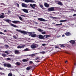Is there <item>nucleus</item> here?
Segmentation results:
<instances>
[{
	"label": "nucleus",
	"mask_w": 76,
	"mask_h": 76,
	"mask_svg": "<svg viewBox=\"0 0 76 76\" xmlns=\"http://www.w3.org/2000/svg\"><path fill=\"white\" fill-rule=\"evenodd\" d=\"M28 34H29V36L35 38L36 37V34H34V32H30Z\"/></svg>",
	"instance_id": "1"
},
{
	"label": "nucleus",
	"mask_w": 76,
	"mask_h": 76,
	"mask_svg": "<svg viewBox=\"0 0 76 76\" xmlns=\"http://www.w3.org/2000/svg\"><path fill=\"white\" fill-rule=\"evenodd\" d=\"M23 1H25L26 3H29L30 2L31 3H34L35 1L33 0H23Z\"/></svg>",
	"instance_id": "2"
},
{
	"label": "nucleus",
	"mask_w": 76,
	"mask_h": 76,
	"mask_svg": "<svg viewBox=\"0 0 76 76\" xmlns=\"http://www.w3.org/2000/svg\"><path fill=\"white\" fill-rule=\"evenodd\" d=\"M16 30L19 32H20L21 33H22V34H27V33L26 31H21L20 30H18V29H16Z\"/></svg>",
	"instance_id": "3"
},
{
	"label": "nucleus",
	"mask_w": 76,
	"mask_h": 76,
	"mask_svg": "<svg viewBox=\"0 0 76 76\" xmlns=\"http://www.w3.org/2000/svg\"><path fill=\"white\" fill-rule=\"evenodd\" d=\"M30 6L32 8V9H35V7H37V5H36V4H31L30 5Z\"/></svg>",
	"instance_id": "4"
},
{
	"label": "nucleus",
	"mask_w": 76,
	"mask_h": 76,
	"mask_svg": "<svg viewBox=\"0 0 76 76\" xmlns=\"http://www.w3.org/2000/svg\"><path fill=\"white\" fill-rule=\"evenodd\" d=\"M4 67H12L11 64H4Z\"/></svg>",
	"instance_id": "5"
},
{
	"label": "nucleus",
	"mask_w": 76,
	"mask_h": 76,
	"mask_svg": "<svg viewBox=\"0 0 76 76\" xmlns=\"http://www.w3.org/2000/svg\"><path fill=\"white\" fill-rule=\"evenodd\" d=\"M12 23H15L16 24H17V23H18V24H20V23H22L20 22L18 20L12 21Z\"/></svg>",
	"instance_id": "6"
},
{
	"label": "nucleus",
	"mask_w": 76,
	"mask_h": 76,
	"mask_svg": "<svg viewBox=\"0 0 76 76\" xmlns=\"http://www.w3.org/2000/svg\"><path fill=\"white\" fill-rule=\"evenodd\" d=\"M54 7H51L50 8L48 9V11H50V12H51L52 11H54Z\"/></svg>",
	"instance_id": "7"
},
{
	"label": "nucleus",
	"mask_w": 76,
	"mask_h": 76,
	"mask_svg": "<svg viewBox=\"0 0 76 76\" xmlns=\"http://www.w3.org/2000/svg\"><path fill=\"white\" fill-rule=\"evenodd\" d=\"M38 20H39V21H42L43 22H45L46 20H45L42 18H39L37 19Z\"/></svg>",
	"instance_id": "8"
},
{
	"label": "nucleus",
	"mask_w": 76,
	"mask_h": 76,
	"mask_svg": "<svg viewBox=\"0 0 76 76\" xmlns=\"http://www.w3.org/2000/svg\"><path fill=\"white\" fill-rule=\"evenodd\" d=\"M25 47V45H23L22 46H20V45H18V47H17V48H24Z\"/></svg>",
	"instance_id": "9"
},
{
	"label": "nucleus",
	"mask_w": 76,
	"mask_h": 76,
	"mask_svg": "<svg viewBox=\"0 0 76 76\" xmlns=\"http://www.w3.org/2000/svg\"><path fill=\"white\" fill-rule=\"evenodd\" d=\"M22 6L23 7H26V8L27 7H28V5H27L26 4L24 3H22Z\"/></svg>",
	"instance_id": "10"
},
{
	"label": "nucleus",
	"mask_w": 76,
	"mask_h": 76,
	"mask_svg": "<svg viewBox=\"0 0 76 76\" xmlns=\"http://www.w3.org/2000/svg\"><path fill=\"white\" fill-rule=\"evenodd\" d=\"M39 39H44V36L41 35H39Z\"/></svg>",
	"instance_id": "11"
},
{
	"label": "nucleus",
	"mask_w": 76,
	"mask_h": 76,
	"mask_svg": "<svg viewBox=\"0 0 76 76\" xmlns=\"http://www.w3.org/2000/svg\"><path fill=\"white\" fill-rule=\"evenodd\" d=\"M15 54H20V52L19 51V50H16L15 51Z\"/></svg>",
	"instance_id": "12"
},
{
	"label": "nucleus",
	"mask_w": 76,
	"mask_h": 76,
	"mask_svg": "<svg viewBox=\"0 0 76 76\" xmlns=\"http://www.w3.org/2000/svg\"><path fill=\"white\" fill-rule=\"evenodd\" d=\"M69 42H70L72 45H73V44H75V42L74 40H71L69 41Z\"/></svg>",
	"instance_id": "13"
},
{
	"label": "nucleus",
	"mask_w": 76,
	"mask_h": 76,
	"mask_svg": "<svg viewBox=\"0 0 76 76\" xmlns=\"http://www.w3.org/2000/svg\"><path fill=\"white\" fill-rule=\"evenodd\" d=\"M31 48L33 49L36 48V46L34 45H31Z\"/></svg>",
	"instance_id": "14"
},
{
	"label": "nucleus",
	"mask_w": 76,
	"mask_h": 76,
	"mask_svg": "<svg viewBox=\"0 0 76 76\" xmlns=\"http://www.w3.org/2000/svg\"><path fill=\"white\" fill-rule=\"evenodd\" d=\"M44 5L46 7H49L50 5L47 3H45L44 4Z\"/></svg>",
	"instance_id": "15"
},
{
	"label": "nucleus",
	"mask_w": 76,
	"mask_h": 76,
	"mask_svg": "<svg viewBox=\"0 0 76 76\" xmlns=\"http://www.w3.org/2000/svg\"><path fill=\"white\" fill-rule=\"evenodd\" d=\"M22 10L25 13H28V10L26 9H22Z\"/></svg>",
	"instance_id": "16"
},
{
	"label": "nucleus",
	"mask_w": 76,
	"mask_h": 76,
	"mask_svg": "<svg viewBox=\"0 0 76 76\" xmlns=\"http://www.w3.org/2000/svg\"><path fill=\"white\" fill-rule=\"evenodd\" d=\"M65 35H66V36H69L70 35V33L69 32H67L65 33Z\"/></svg>",
	"instance_id": "17"
},
{
	"label": "nucleus",
	"mask_w": 76,
	"mask_h": 76,
	"mask_svg": "<svg viewBox=\"0 0 76 76\" xmlns=\"http://www.w3.org/2000/svg\"><path fill=\"white\" fill-rule=\"evenodd\" d=\"M11 26H13V27H14V28H17V27H18V26H17L16 25H15L13 24H11Z\"/></svg>",
	"instance_id": "18"
},
{
	"label": "nucleus",
	"mask_w": 76,
	"mask_h": 76,
	"mask_svg": "<svg viewBox=\"0 0 76 76\" xmlns=\"http://www.w3.org/2000/svg\"><path fill=\"white\" fill-rule=\"evenodd\" d=\"M37 30L39 31V32H43V30L41 29V28H38L37 29Z\"/></svg>",
	"instance_id": "19"
},
{
	"label": "nucleus",
	"mask_w": 76,
	"mask_h": 76,
	"mask_svg": "<svg viewBox=\"0 0 76 76\" xmlns=\"http://www.w3.org/2000/svg\"><path fill=\"white\" fill-rule=\"evenodd\" d=\"M45 52L42 51L41 52L36 53V54H45Z\"/></svg>",
	"instance_id": "20"
},
{
	"label": "nucleus",
	"mask_w": 76,
	"mask_h": 76,
	"mask_svg": "<svg viewBox=\"0 0 76 76\" xmlns=\"http://www.w3.org/2000/svg\"><path fill=\"white\" fill-rule=\"evenodd\" d=\"M15 64L17 66H20V63L17 62Z\"/></svg>",
	"instance_id": "21"
},
{
	"label": "nucleus",
	"mask_w": 76,
	"mask_h": 76,
	"mask_svg": "<svg viewBox=\"0 0 76 76\" xmlns=\"http://www.w3.org/2000/svg\"><path fill=\"white\" fill-rule=\"evenodd\" d=\"M4 21H5V22H8V23H9V22H11V20L9 19L5 20H4Z\"/></svg>",
	"instance_id": "22"
},
{
	"label": "nucleus",
	"mask_w": 76,
	"mask_h": 76,
	"mask_svg": "<svg viewBox=\"0 0 76 76\" xmlns=\"http://www.w3.org/2000/svg\"><path fill=\"white\" fill-rule=\"evenodd\" d=\"M39 5L40 6V7H41V8L43 9H44V7L43 6V5H42V4H40Z\"/></svg>",
	"instance_id": "23"
},
{
	"label": "nucleus",
	"mask_w": 76,
	"mask_h": 76,
	"mask_svg": "<svg viewBox=\"0 0 76 76\" xmlns=\"http://www.w3.org/2000/svg\"><path fill=\"white\" fill-rule=\"evenodd\" d=\"M2 56L3 57H6V54H4V53L2 54Z\"/></svg>",
	"instance_id": "24"
},
{
	"label": "nucleus",
	"mask_w": 76,
	"mask_h": 76,
	"mask_svg": "<svg viewBox=\"0 0 76 76\" xmlns=\"http://www.w3.org/2000/svg\"><path fill=\"white\" fill-rule=\"evenodd\" d=\"M67 20H60L59 22H65V21H66Z\"/></svg>",
	"instance_id": "25"
},
{
	"label": "nucleus",
	"mask_w": 76,
	"mask_h": 76,
	"mask_svg": "<svg viewBox=\"0 0 76 76\" xmlns=\"http://www.w3.org/2000/svg\"><path fill=\"white\" fill-rule=\"evenodd\" d=\"M58 4H59V5H60V6H62V5H63V4H62V3L60 1L58 2Z\"/></svg>",
	"instance_id": "26"
},
{
	"label": "nucleus",
	"mask_w": 76,
	"mask_h": 76,
	"mask_svg": "<svg viewBox=\"0 0 76 76\" xmlns=\"http://www.w3.org/2000/svg\"><path fill=\"white\" fill-rule=\"evenodd\" d=\"M22 61L23 62H25V61H28V60L27 59H25L23 60Z\"/></svg>",
	"instance_id": "27"
},
{
	"label": "nucleus",
	"mask_w": 76,
	"mask_h": 76,
	"mask_svg": "<svg viewBox=\"0 0 76 76\" xmlns=\"http://www.w3.org/2000/svg\"><path fill=\"white\" fill-rule=\"evenodd\" d=\"M4 18V15H1L0 16V18Z\"/></svg>",
	"instance_id": "28"
},
{
	"label": "nucleus",
	"mask_w": 76,
	"mask_h": 76,
	"mask_svg": "<svg viewBox=\"0 0 76 76\" xmlns=\"http://www.w3.org/2000/svg\"><path fill=\"white\" fill-rule=\"evenodd\" d=\"M26 70H30V69H31V67H27L26 69Z\"/></svg>",
	"instance_id": "29"
},
{
	"label": "nucleus",
	"mask_w": 76,
	"mask_h": 76,
	"mask_svg": "<svg viewBox=\"0 0 76 76\" xmlns=\"http://www.w3.org/2000/svg\"><path fill=\"white\" fill-rule=\"evenodd\" d=\"M62 23H60V24H56V26H60V25H62Z\"/></svg>",
	"instance_id": "30"
},
{
	"label": "nucleus",
	"mask_w": 76,
	"mask_h": 76,
	"mask_svg": "<svg viewBox=\"0 0 76 76\" xmlns=\"http://www.w3.org/2000/svg\"><path fill=\"white\" fill-rule=\"evenodd\" d=\"M48 37H50V35H47L46 36V39H47V38H48Z\"/></svg>",
	"instance_id": "31"
},
{
	"label": "nucleus",
	"mask_w": 76,
	"mask_h": 76,
	"mask_svg": "<svg viewBox=\"0 0 76 76\" xmlns=\"http://www.w3.org/2000/svg\"><path fill=\"white\" fill-rule=\"evenodd\" d=\"M8 76H13V75H12V74L11 73H10L8 75Z\"/></svg>",
	"instance_id": "32"
},
{
	"label": "nucleus",
	"mask_w": 76,
	"mask_h": 76,
	"mask_svg": "<svg viewBox=\"0 0 76 76\" xmlns=\"http://www.w3.org/2000/svg\"><path fill=\"white\" fill-rule=\"evenodd\" d=\"M71 10L72 12H76V10H74V9H71Z\"/></svg>",
	"instance_id": "33"
},
{
	"label": "nucleus",
	"mask_w": 76,
	"mask_h": 76,
	"mask_svg": "<svg viewBox=\"0 0 76 76\" xmlns=\"http://www.w3.org/2000/svg\"><path fill=\"white\" fill-rule=\"evenodd\" d=\"M19 18L20 20H23V18H22L21 17H19Z\"/></svg>",
	"instance_id": "34"
},
{
	"label": "nucleus",
	"mask_w": 76,
	"mask_h": 76,
	"mask_svg": "<svg viewBox=\"0 0 76 76\" xmlns=\"http://www.w3.org/2000/svg\"><path fill=\"white\" fill-rule=\"evenodd\" d=\"M24 50L25 51H29V49H28V48H27L25 49Z\"/></svg>",
	"instance_id": "35"
},
{
	"label": "nucleus",
	"mask_w": 76,
	"mask_h": 76,
	"mask_svg": "<svg viewBox=\"0 0 76 76\" xmlns=\"http://www.w3.org/2000/svg\"><path fill=\"white\" fill-rule=\"evenodd\" d=\"M4 46L6 48H9V45H5Z\"/></svg>",
	"instance_id": "36"
},
{
	"label": "nucleus",
	"mask_w": 76,
	"mask_h": 76,
	"mask_svg": "<svg viewBox=\"0 0 76 76\" xmlns=\"http://www.w3.org/2000/svg\"><path fill=\"white\" fill-rule=\"evenodd\" d=\"M39 59V60H40V58H39V57H36V58L35 59V60H37Z\"/></svg>",
	"instance_id": "37"
},
{
	"label": "nucleus",
	"mask_w": 76,
	"mask_h": 76,
	"mask_svg": "<svg viewBox=\"0 0 76 76\" xmlns=\"http://www.w3.org/2000/svg\"><path fill=\"white\" fill-rule=\"evenodd\" d=\"M42 34H43L44 35L46 34V33L45 31H43L42 32Z\"/></svg>",
	"instance_id": "38"
},
{
	"label": "nucleus",
	"mask_w": 76,
	"mask_h": 76,
	"mask_svg": "<svg viewBox=\"0 0 76 76\" xmlns=\"http://www.w3.org/2000/svg\"><path fill=\"white\" fill-rule=\"evenodd\" d=\"M37 53H35V54H32L31 56H35V54H36Z\"/></svg>",
	"instance_id": "39"
},
{
	"label": "nucleus",
	"mask_w": 76,
	"mask_h": 76,
	"mask_svg": "<svg viewBox=\"0 0 76 76\" xmlns=\"http://www.w3.org/2000/svg\"><path fill=\"white\" fill-rule=\"evenodd\" d=\"M13 37L14 38H15V39H17V37H16V36L15 35L13 36Z\"/></svg>",
	"instance_id": "40"
},
{
	"label": "nucleus",
	"mask_w": 76,
	"mask_h": 76,
	"mask_svg": "<svg viewBox=\"0 0 76 76\" xmlns=\"http://www.w3.org/2000/svg\"><path fill=\"white\" fill-rule=\"evenodd\" d=\"M8 50L5 51V53H6V54H9V53H8Z\"/></svg>",
	"instance_id": "41"
},
{
	"label": "nucleus",
	"mask_w": 76,
	"mask_h": 76,
	"mask_svg": "<svg viewBox=\"0 0 76 76\" xmlns=\"http://www.w3.org/2000/svg\"><path fill=\"white\" fill-rule=\"evenodd\" d=\"M61 47H65L66 46H64L63 45H61L60 46Z\"/></svg>",
	"instance_id": "42"
},
{
	"label": "nucleus",
	"mask_w": 76,
	"mask_h": 76,
	"mask_svg": "<svg viewBox=\"0 0 76 76\" xmlns=\"http://www.w3.org/2000/svg\"><path fill=\"white\" fill-rule=\"evenodd\" d=\"M7 60H11V59L10 58H7Z\"/></svg>",
	"instance_id": "43"
},
{
	"label": "nucleus",
	"mask_w": 76,
	"mask_h": 76,
	"mask_svg": "<svg viewBox=\"0 0 76 76\" xmlns=\"http://www.w3.org/2000/svg\"><path fill=\"white\" fill-rule=\"evenodd\" d=\"M0 74H1V75H5V74L2 73L1 72H0Z\"/></svg>",
	"instance_id": "44"
},
{
	"label": "nucleus",
	"mask_w": 76,
	"mask_h": 76,
	"mask_svg": "<svg viewBox=\"0 0 76 76\" xmlns=\"http://www.w3.org/2000/svg\"><path fill=\"white\" fill-rule=\"evenodd\" d=\"M21 16H23V17H26L25 15H20Z\"/></svg>",
	"instance_id": "45"
},
{
	"label": "nucleus",
	"mask_w": 76,
	"mask_h": 76,
	"mask_svg": "<svg viewBox=\"0 0 76 76\" xmlns=\"http://www.w3.org/2000/svg\"><path fill=\"white\" fill-rule=\"evenodd\" d=\"M52 19H57V17H52Z\"/></svg>",
	"instance_id": "46"
},
{
	"label": "nucleus",
	"mask_w": 76,
	"mask_h": 76,
	"mask_svg": "<svg viewBox=\"0 0 76 76\" xmlns=\"http://www.w3.org/2000/svg\"><path fill=\"white\" fill-rule=\"evenodd\" d=\"M3 69H4V68L0 67V70H3Z\"/></svg>",
	"instance_id": "47"
},
{
	"label": "nucleus",
	"mask_w": 76,
	"mask_h": 76,
	"mask_svg": "<svg viewBox=\"0 0 76 76\" xmlns=\"http://www.w3.org/2000/svg\"><path fill=\"white\" fill-rule=\"evenodd\" d=\"M45 45H46V44H42V46H45Z\"/></svg>",
	"instance_id": "48"
},
{
	"label": "nucleus",
	"mask_w": 76,
	"mask_h": 76,
	"mask_svg": "<svg viewBox=\"0 0 76 76\" xmlns=\"http://www.w3.org/2000/svg\"><path fill=\"white\" fill-rule=\"evenodd\" d=\"M17 5L18 7H19V4H18V3H17Z\"/></svg>",
	"instance_id": "49"
},
{
	"label": "nucleus",
	"mask_w": 76,
	"mask_h": 76,
	"mask_svg": "<svg viewBox=\"0 0 76 76\" xmlns=\"http://www.w3.org/2000/svg\"><path fill=\"white\" fill-rule=\"evenodd\" d=\"M29 63H30L31 64H32V63H33V62H32V61H29Z\"/></svg>",
	"instance_id": "50"
},
{
	"label": "nucleus",
	"mask_w": 76,
	"mask_h": 76,
	"mask_svg": "<svg viewBox=\"0 0 76 76\" xmlns=\"http://www.w3.org/2000/svg\"><path fill=\"white\" fill-rule=\"evenodd\" d=\"M34 23H35V24L36 25H37V24H38V23H37V22H34Z\"/></svg>",
	"instance_id": "51"
},
{
	"label": "nucleus",
	"mask_w": 76,
	"mask_h": 76,
	"mask_svg": "<svg viewBox=\"0 0 76 76\" xmlns=\"http://www.w3.org/2000/svg\"><path fill=\"white\" fill-rule=\"evenodd\" d=\"M55 48H58V46H56L55 47Z\"/></svg>",
	"instance_id": "52"
},
{
	"label": "nucleus",
	"mask_w": 76,
	"mask_h": 76,
	"mask_svg": "<svg viewBox=\"0 0 76 76\" xmlns=\"http://www.w3.org/2000/svg\"><path fill=\"white\" fill-rule=\"evenodd\" d=\"M0 34H3V33L2 32H0Z\"/></svg>",
	"instance_id": "53"
},
{
	"label": "nucleus",
	"mask_w": 76,
	"mask_h": 76,
	"mask_svg": "<svg viewBox=\"0 0 76 76\" xmlns=\"http://www.w3.org/2000/svg\"><path fill=\"white\" fill-rule=\"evenodd\" d=\"M73 16H76V14H75L73 15Z\"/></svg>",
	"instance_id": "54"
},
{
	"label": "nucleus",
	"mask_w": 76,
	"mask_h": 76,
	"mask_svg": "<svg viewBox=\"0 0 76 76\" xmlns=\"http://www.w3.org/2000/svg\"><path fill=\"white\" fill-rule=\"evenodd\" d=\"M4 32H7V31H6V30H4Z\"/></svg>",
	"instance_id": "55"
},
{
	"label": "nucleus",
	"mask_w": 76,
	"mask_h": 76,
	"mask_svg": "<svg viewBox=\"0 0 76 76\" xmlns=\"http://www.w3.org/2000/svg\"><path fill=\"white\" fill-rule=\"evenodd\" d=\"M62 37H64V35H63L62 36Z\"/></svg>",
	"instance_id": "56"
},
{
	"label": "nucleus",
	"mask_w": 76,
	"mask_h": 76,
	"mask_svg": "<svg viewBox=\"0 0 76 76\" xmlns=\"http://www.w3.org/2000/svg\"><path fill=\"white\" fill-rule=\"evenodd\" d=\"M1 14H2V15H4V14L2 12V13H1Z\"/></svg>",
	"instance_id": "57"
},
{
	"label": "nucleus",
	"mask_w": 76,
	"mask_h": 76,
	"mask_svg": "<svg viewBox=\"0 0 76 76\" xmlns=\"http://www.w3.org/2000/svg\"><path fill=\"white\" fill-rule=\"evenodd\" d=\"M9 13H10V11H8Z\"/></svg>",
	"instance_id": "58"
},
{
	"label": "nucleus",
	"mask_w": 76,
	"mask_h": 76,
	"mask_svg": "<svg viewBox=\"0 0 76 76\" xmlns=\"http://www.w3.org/2000/svg\"><path fill=\"white\" fill-rule=\"evenodd\" d=\"M36 62H37V63H38V62H39V61H36Z\"/></svg>",
	"instance_id": "59"
},
{
	"label": "nucleus",
	"mask_w": 76,
	"mask_h": 76,
	"mask_svg": "<svg viewBox=\"0 0 76 76\" xmlns=\"http://www.w3.org/2000/svg\"><path fill=\"white\" fill-rule=\"evenodd\" d=\"M27 32V34H28H28H29V33H28V32Z\"/></svg>",
	"instance_id": "60"
},
{
	"label": "nucleus",
	"mask_w": 76,
	"mask_h": 76,
	"mask_svg": "<svg viewBox=\"0 0 76 76\" xmlns=\"http://www.w3.org/2000/svg\"><path fill=\"white\" fill-rule=\"evenodd\" d=\"M66 62H67V61H66L65 63H66Z\"/></svg>",
	"instance_id": "61"
},
{
	"label": "nucleus",
	"mask_w": 76,
	"mask_h": 76,
	"mask_svg": "<svg viewBox=\"0 0 76 76\" xmlns=\"http://www.w3.org/2000/svg\"><path fill=\"white\" fill-rule=\"evenodd\" d=\"M52 23L53 24H55V23Z\"/></svg>",
	"instance_id": "62"
},
{
	"label": "nucleus",
	"mask_w": 76,
	"mask_h": 76,
	"mask_svg": "<svg viewBox=\"0 0 76 76\" xmlns=\"http://www.w3.org/2000/svg\"><path fill=\"white\" fill-rule=\"evenodd\" d=\"M3 53H5V51H3Z\"/></svg>",
	"instance_id": "63"
},
{
	"label": "nucleus",
	"mask_w": 76,
	"mask_h": 76,
	"mask_svg": "<svg viewBox=\"0 0 76 76\" xmlns=\"http://www.w3.org/2000/svg\"><path fill=\"white\" fill-rule=\"evenodd\" d=\"M44 37H45V35L43 36Z\"/></svg>",
	"instance_id": "64"
}]
</instances>
